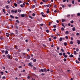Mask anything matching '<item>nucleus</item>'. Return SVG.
Wrapping results in <instances>:
<instances>
[{
    "instance_id": "f257e3e1",
    "label": "nucleus",
    "mask_w": 80,
    "mask_h": 80,
    "mask_svg": "<svg viewBox=\"0 0 80 80\" xmlns=\"http://www.w3.org/2000/svg\"><path fill=\"white\" fill-rule=\"evenodd\" d=\"M32 77H33V78H35V77H37V76L35 75V74H32Z\"/></svg>"
},
{
    "instance_id": "f03ea898",
    "label": "nucleus",
    "mask_w": 80,
    "mask_h": 80,
    "mask_svg": "<svg viewBox=\"0 0 80 80\" xmlns=\"http://www.w3.org/2000/svg\"><path fill=\"white\" fill-rule=\"evenodd\" d=\"M6 37H9V36L10 35V34H9L8 33H6Z\"/></svg>"
},
{
    "instance_id": "7ed1b4c3",
    "label": "nucleus",
    "mask_w": 80,
    "mask_h": 80,
    "mask_svg": "<svg viewBox=\"0 0 80 80\" xmlns=\"http://www.w3.org/2000/svg\"><path fill=\"white\" fill-rule=\"evenodd\" d=\"M27 59H30V56L28 55L27 56Z\"/></svg>"
},
{
    "instance_id": "20e7f679",
    "label": "nucleus",
    "mask_w": 80,
    "mask_h": 80,
    "mask_svg": "<svg viewBox=\"0 0 80 80\" xmlns=\"http://www.w3.org/2000/svg\"><path fill=\"white\" fill-rule=\"evenodd\" d=\"M7 57L9 59H10V55H9V54H8V55H7Z\"/></svg>"
},
{
    "instance_id": "39448f33",
    "label": "nucleus",
    "mask_w": 80,
    "mask_h": 80,
    "mask_svg": "<svg viewBox=\"0 0 80 80\" xmlns=\"http://www.w3.org/2000/svg\"><path fill=\"white\" fill-rule=\"evenodd\" d=\"M69 33V32H68V31H66L65 32V34L66 35H68V34Z\"/></svg>"
},
{
    "instance_id": "423d86ee",
    "label": "nucleus",
    "mask_w": 80,
    "mask_h": 80,
    "mask_svg": "<svg viewBox=\"0 0 80 80\" xmlns=\"http://www.w3.org/2000/svg\"><path fill=\"white\" fill-rule=\"evenodd\" d=\"M8 53V51L6 50L5 51V55H7Z\"/></svg>"
},
{
    "instance_id": "0eeeda50",
    "label": "nucleus",
    "mask_w": 80,
    "mask_h": 80,
    "mask_svg": "<svg viewBox=\"0 0 80 80\" xmlns=\"http://www.w3.org/2000/svg\"><path fill=\"white\" fill-rule=\"evenodd\" d=\"M39 72H47V70H41Z\"/></svg>"
},
{
    "instance_id": "6e6552de",
    "label": "nucleus",
    "mask_w": 80,
    "mask_h": 80,
    "mask_svg": "<svg viewBox=\"0 0 80 80\" xmlns=\"http://www.w3.org/2000/svg\"><path fill=\"white\" fill-rule=\"evenodd\" d=\"M21 17H25V14H21Z\"/></svg>"
},
{
    "instance_id": "1a4fd4ad",
    "label": "nucleus",
    "mask_w": 80,
    "mask_h": 80,
    "mask_svg": "<svg viewBox=\"0 0 80 80\" xmlns=\"http://www.w3.org/2000/svg\"><path fill=\"white\" fill-rule=\"evenodd\" d=\"M29 66H30V67H33V65H32V64L30 63H29L28 64Z\"/></svg>"
},
{
    "instance_id": "9d476101",
    "label": "nucleus",
    "mask_w": 80,
    "mask_h": 80,
    "mask_svg": "<svg viewBox=\"0 0 80 80\" xmlns=\"http://www.w3.org/2000/svg\"><path fill=\"white\" fill-rule=\"evenodd\" d=\"M76 29H75V28L73 27V28L72 29V30L73 32H74V31H75Z\"/></svg>"
},
{
    "instance_id": "9b49d317",
    "label": "nucleus",
    "mask_w": 80,
    "mask_h": 80,
    "mask_svg": "<svg viewBox=\"0 0 80 80\" xmlns=\"http://www.w3.org/2000/svg\"><path fill=\"white\" fill-rule=\"evenodd\" d=\"M77 43L78 44H80V41L79 40H77Z\"/></svg>"
},
{
    "instance_id": "f8f14e48",
    "label": "nucleus",
    "mask_w": 80,
    "mask_h": 80,
    "mask_svg": "<svg viewBox=\"0 0 80 80\" xmlns=\"http://www.w3.org/2000/svg\"><path fill=\"white\" fill-rule=\"evenodd\" d=\"M69 57L70 58H72V57H73V55L72 54H71L69 56Z\"/></svg>"
},
{
    "instance_id": "ddd939ff",
    "label": "nucleus",
    "mask_w": 80,
    "mask_h": 80,
    "mask_svg": "<svg viewBox=\"0 0 80 80\" xmlns=\"http://www.w3.org/2000/svg\"><path fill=\"white\" fill-rule=\"evenodd\" d=\"M62 38H59V41L60 42H62Z\"/></svg>"
},
{
    "instance_id": "4468645a",
    "label": "nucleus",
    "mask_w": 80,
    "mask_h": 80,
    "mask_svg": "<svg viewBox=\"0 0 80 80\" xmlns=\"http://www.w3.org/2000/svg\"><path fill=\"white\" fill-rule=\"evenodd\" d=\"M41 70H47V69H46V68H45L43 69H41ZM47 70H50L49 69H47Z\"/></svg>"
},
{
    "instance_id": "2eb2a0df",
    "label": "nucleus",
    "mask_w": 80,
    "mask_h": 80,
    "mask_svg": "<svg viewBox=\"0 0 80 80\" xmlns=\"http://www.w3.org/2000/svg\"><path fill=\"white\" fill-rule=\"evenodd\" d=\"M2 11L3 12H4V13L5 14V13H6V12H5V9H3Z\"/></svg>"
},
{
    "instance_id": "dca6fc26",
    "label": "nucleus",
    "mask_w": 80,
    "mask_h": 80,
    "mask_svg": "<svg viewBox=\"0 0 80 80\" xmlns=\"http://www.w3.org/2000/svg\"><path fill=\"white\" fill-rule=\"evenodd\" d=\"M16 22L18 23H20V21H19L18 19L16 20Z\"/></svg>"
},
{
    "instance_id": "f3484780",
    "label": "nucleus",
    "mask_w": 80,
    "mask_h": 80,
    "mask_svg": "<svg viewBox=\"0 0 80 80\" xmlns=\"http://www.w3.org/2000/svg\"><path fill=\"white\" fill-rule=\"evenodd\" d=\"M18 12L19 13H21L22 12V11L20 9H18Z\"/></svg>"
},
{
    "instance_id": "a211bd4d",
    "label": "nucleus",
    "mask_w": 80,
    "mask_h": 80,
    "mask_svg": "<svg viewBox=\"0 0 80 80\" xmlns=\"http://www.w3.org/2000/svg\"><path fill=\"white\" fill-rule=\"evenodd\" d=\"M64 45H65V46H67V43L66 42H65L64 43Z\"/></svg>"
},
{
    "instance_id": "6ab92c4d",
    "label": "nucleus",
    "mask_w": 80,
    "mask_h": 80,
    "mask_svg": "<svg viewBox=\"0 0 80 80\" xmlns=\"http://www.w3.org/2000/svg\"><path fill=\"white\" fill-rule=\"evenodd\" d=\"M15 31L16 32V34H18V31H17V30H15Z\"/></svg>"
},
{
    "instance_id": "aec40b11",
    "label": "nucleus",
    "mask_w": 80,
    "mask_h": 80,
    "mask_svg": "<svg viewBox=\"0 0 80 80\" xmlns=\"http://www.w3.org/2000/svg\"><path fill=\"white\" fill-rule=\"evenodd\" d=\"M61 30L62 31H64V28H61Z\"/></svg>"
},
{
    "instance_id": "412c9836",
    "label": "nucleus",
    "mask_w": 80,
    "mask_h": 80,
    "mask_svg": "<svg viewBox=\"0 0 80 80\" xmlns=\"http://www.w3.org/2000/svg\"><path fill=\"white\" fill-rule=\"evenodd\" d=\"M6 78L5 76L2 77V79L3 80H5Z\"/></svg>"
},
{
    "instance_id": "4be33fe9",
    "label": "nucleus",
    "mask_w": 80,
    "mask_h": 80,
    "mask_svg": "<svg viewBox=\"0 0 80 80\" xmlns=\"http://www.w3.org/2000/svg\"><path fill=\"white\" fill-rule=\"evenodd\" d=\"M70 43L71 45H72V44H73V41H71L70 42Z\"/></svg>"
},
{
    "instance_id": "5701e85b",
    "label": "nucleus",
    "mask_w": 80,
    "mask_h": 80,
    "mask_svg": "<svg viewBox=\"0 0 80 80\" xmlns=\"http://www.w3.org/2000/svg\"><path fill=\"white\" fill-rule=\"evenodd\" d=\"M10 16L11 18H14V17L13 16V15H10Z\"/></svg>"
},
{
    "instance_id": "b1692460",
    "label": "nucleus",
    "mask_w": 80,
    "mask_h": 80,
    "mask_svg": "<svg viewBox=\"0 0 80 80\" xmlns=\"http://www.w3.org/2000/svg\"><path fill=\"white\" fill-rule=\"evenodd\" d=\"M28 17L30 18H31V19H32L33 18V17L30 15H29Z\"/></svg>"
},
{
    "instance_id": "393cba45",
    "label": "nucleus",
    "mask_w": 80,
    "mask_h": 80,
    "mask_svg": "<svg viewBox=\"0 0 80 80\" xmlns=\"http://www.w3.org/2000/svg\"><path fill=\"white\" fill-rule=\"evenodd\" d=\"M77 16H78V17L80 16V12L78 13L77 14Z\"/></svg>"
},
{
    "instance_id": "a878e982",
    "label": "nucleus",
    "mask_w": 80,
    "mask_h": 80,
    "mask_svg": "<svg viewBox=\"0 0 80 80\" xmlns=\"http://www.w3.org/2000/svg\"><path fill=\"white\" fill-rule=\"evenodd\" d=\"M14 5L15 7H17V3H14Z\"/></svg>"
},
{
    "instance_id": "bb28decb",
    "label": "nucleus",
    "mask_w": 80,
    "mask_h": 80,
    "mask_svg": "<svg viewBox=\"0 0 80 80\" xmlns=\"http://www.w3.org/2000/svg\"><path fill=\"white\" fill-rule=\"evenodd\" d=\"M62 26L64 27V28H65V26H64V24H63V23H62Z\"/></svg>"
},
{
    "instance_id": "cd10ccee",
    "label": "nucleus",
    "mask_w": 80,
    "mask_h": 80,
    "mask_svg": "<svg viewBox=\"0 0 80 80\" xmlns=\"http://www.w3.org/2000/svg\"><path fill=\"white\" fill-rule=\"evenodd\" d=\"M74 55H77V52L75 51H74Z\"/></svg>"
},
{
    "instance_id": "c85d7f7f",
    "label": "nucleus",
    "mask_w": 80,
    "mask_h": 80,
    "mask_svg": "<svg viewBox=\"0 0 80 80\" xmlns=\"http://www.w3.org/2000/svg\"><path fill=\"white\" fill-rule=\"evenodd\" d=\"M76 62L77 63H79V61H78L77 60H76Z\"/></svg>"
},
{
    "instance_id": "c756f323",
    "label": "nucleus",
    "mask_w": 80,
    "mask_h": 80,
    "mask_svg": "<svg viewBox=\"0 0 80 80\" xmlns=\"http://www.w3.org/2000/svg\"><path fill=\"white\" fill-rule=\"evenodd\" d=\"M2 52L3 53H5V50H2Z\"/></svg>"
},
{
    "instance_id": "7c9ffc66",
    "label": "nucleus",
    "mask_w": 80,
    "mask_h": 80,
    "mask_svg": "<svg viewBox=\"0 0 80 80\" xmlns=\"http://www.w3.org/2000/svg\"><path fill=\"white\" fill-rule=\"evenodd\" d=\"M65 22V20L62 19V22Z\"/></svg>"
},
{
    "instance_id": "2f4dec72",
    "label": "nucleus",
    "mask_w": 80,
    "mask_h": 80,
    "mask_svg": "<svg viewBox=\"0 0 80 80\" xmlns=\"http://www.w3.org/2000/svg\"><path fill=\"white\" fill-rule=\"evenodd\" d=\"M76 52H78V51H79V49H78V48H76Z\"/></svg>"
},
{
    "instance_id": "473e14b6",
    "label": "nucleus",
    "mask_w": 80,
    "mask_h": 80,
    "mask_svg": "<svg viewBox=\"0 0 80 80\" xmlns=\"http://www.w3.org/2000/svg\"><path fill=\"white\" fill-rule=\"evenodd\" d=\"M76 35H77V36H78V35H80V33H78V32H77V33H76Z\"/></svg>"
},
{
    "instance_id": "72a5a7b5",
    "label": "nucleus",
    "mask_w": 80,
    "mask_h": 80,
    "mask_svg": "<svg viewBox=\"0 0 80 80\" xmlns=\"http://www.w3.org/2000/svg\"><path fill=\"white\" fill-rule=\"evenodd\" d=\"M53 28H57V26H56V25H54L53 26Z\"/></svg>"
},
{
    "instance_id": "f704fd0d",
    "label": "nucleus",
    "mask_w": 80,
    "mask_h": 80,
    "mask_svg": "<svg viewBox=\"0 0 80 80\" xmlns=\"http://www.w3.org/2000/svg\"><path fill=\"white\" fill-rule=\"evenodd\" d=\"M32 7L33 8H34L35 7V5H33L32 6Z\"/></svg>"
},
{
    "instance_id": "c9c22d12",
    "label": "nucleus",
    "mask_w": 80,
    "mask_h": 80,
    "mask_svg": "<svg viewBox=\"0 0 80 80\" xmlns=\"http://www.w3.org/2000/svg\"><path fill=\"white\" fill-rule=\"evenodd\" d=\"M21 7H24V6L23 5V4H21L20 5Z\"/></svg>"
},
{
    "instance_id": "e433bc0d",
    "label": "nucleus",
    "mask_w": 80,
    "mask_h": 80,
    "mask_svg": "<svg viewBox=\"0 0 80 80\" xmlns=\"http://www.w3.org/2000/svg\"><path fill=\"white\" fill-rule=\"evenodd\" d=\"M11 13H14V10H12L11 11Z\"/></svg>"
},
{
    "instance_id": "4c0bfd02",
    "label": "nucleus",
    "mask_w": 80,
    "mask_h": 80,
    "mask_svg": "<svg viewBox=\"0 0 80 80\" xmlns=\"http://www.w3.org/2000/svg\"><path fill=\"white\" fill-rule=\"evenodd\" d=\"M42 17H46V15H42Z\"/></svg>"
},
{
    "instance_id": "58836bf2",
    "label": "nucleus",
    "mask_w": 80,
    "mask_h": 80,
    "mask_svg": "<svg viewBox=\"0 0 80 80\" xmlns=\"http://www.w3.org/2000/svg\"><path fill=\"white\" fill-rule=\"evenodd\" d=\"M72 4L75 3V1H74V0L72 1Z\"/></svg>"
},
{
    "instance_id": "ea45409f",
    "label": "nucleus",
    "mask_w": 80,
    "mask_h": 80,
    "mask_svg": "<svg viewBox=\"0 0 80 80\" xmlns=\"http://www.w3.org/2000/svg\"><path fill=\"white\" fill-rule=\"evenodd\" d=\"M37 61V59H34V60H33V62H35Z\"/></svg>"
},
{
    "instance_id": "a19ab883",
    "label": "nucleus",
    "mask_w": 80,
    "mask_h": 80,
    "mask_svg": "<svg viewBox=\"0 0 80 80\" xmlns=\"http://www.w3.org/2000/svg\"><path fill=\"white\" fill-rule=\"evenodd\" d=\"M33 69V70H37V68H35V67H34Z\"/></svg>"
},
{
    "instance_id": "79ce46f5",
    "label": "nucleus",
    "mask_w": 80,
    "mask_h": 80,
    "mask_svg": "<svg viewBox=\"0 0 80 80\" xmlns=\"http://www.w3.org/2000/svg\"><path fill=\"white\" fill-rule=\"evenodd\" d=\"M10 35L11 36H12V35H14V34L13 33H11Z\"/></svg>"
},
{
    "instance_id": "37998d69",
    "label": "nucleus",
    "mask_w": 80,
    "mask_h": 80,
    "mask_svg": "<svg viewBox=\"0 0 80 80\" xmlns=\"http://www.w3.org/2000/svg\"><path fill=\"white\" fill-rule=\"evenodd\" d=\"M33 2H34V3H37V1H36V0H33Z\"/></svg>"
},
{
    "instance_id": "c03bdc74",
    "label": "nucleus",
    "mask_w": 80,
    "mask_h": 80,
    "mask_svg": "<svg viewBox=\"0 0 80 80\" xmlns=\"http://www.w3.org/2000/svg\"><path fill=\"white\" fill-rule=\"evenodd\" d=\"M65 38H66V39H68V37L67 36H65Z\"/></svg>"
},
{
    "instance_id": "a18cd8bd",
    "label": "nucleus",
    "mask_w": 80,
    "mask_h": 80,
    "mask_svg": "<svg viewBox=\"0 0 80 80\" xmlns=\"http://www.w3.org/2000/svg\"><path fill=\"white\" fill-rule=\"evenodd\" d=\"M61 52H64V50H63V48L61 49Z\"/></svg>"
},
{
    "instance_id": "49530a36",
    "label": "nucleus",
    "mask_w": 80,
    "mask_h": 80,
    "mask_svg": "<svg viewBox=\"0 0 80 80\" xmlns=\"http://www.w3.org/2000/svg\"><path fill=\"white\" fill-rule=\"evenodd\" d=\"M32 15L33 17H34L35 15V14L33 13L32 14Z\"/></svg>"
},
{
    "instance_id": "de8ad7c7",
    "label": "nucleus",
    "mask_w": 80,
    "mask_h": 80,
    "mask_svg": "<svg viewBox=\"0 0 80 80\" xmlns=\"http://www.w3.org/2000/svg\"><path fill=\"white\" fill-rule=\"evenodd\" d=\"M59 55L62 56V53H59Z\"/></svg>"
},
{
    "instance_id": "09e8293b",
    "label": "nucleus",
    "mask_w": 80,
    "mask_h": 80,
    "mask_svg": "<svg viewBox=\"0 0 80 80\" xmlns=\"http://www.w3.org/2000/svg\"><path fill=\"white\" fill-rule=\"evenodd\" d=\"M6 7L7 8H9V7H8V5L6 6Z\"/></svg>"
},
{
    "instance_id": "8fccbe9b",
    "label": "nucleus",
    "mask_w": 80,
    "mask_h": 80,
    "mask_svg": "<svg viewBox=\"0 0 80 80\" xmlns=\"http://www.w3.org/2000/svg\"><path fill=\"white\" fill-rule=\"evenodd\" d=\"M42 2H44V3H46V1H45V0H42Z\"/></svg>"
},
{
    "instance_id": "3c124183",
    "label": "nucleus",
    "mask_w": 80,
    "mask_h": 80,
    "mask_svg": "<svg viewBox=\"0 0 80 80\" xmlns=\"http://www.w3.org/2000/svg\"><path fill=\"white\" fill-rule=\"evenodd\" d=\"M49 5H50V4H48L46 5V7H49Z\"/></svg>"
},
{
    "instance_id": "603ef678",
    "label": "nucleus",
    "mask_w": 80,
    "mask_h": 80,
    "mask_svg": "<svg viewBox=\"0 0 80 80\" xmlns=\"http://www.w3.org/2000/svg\"><path fill=\"white\" fill-rule=\"evenodd\" d=\"M62 55H63V56H64L65 55V52L63 53L62 54Z\"/></svg>"
},
{
    "instance_id": "864d4df0",
    "label": "nucleus",
    "mask_w": 80,
    "mask_h": 80,
    "mask_svg": "<svg viewBox=\"0 0 80 80\" xmlns=\"http://www.w3.org/2000/svg\"><path fill=\"white\" fill-rule=\"evenodd\" d=\"M0 73L1 74V75H3V72H0Z\"/></svg>"
},
{
    "instance_id": "5fc2aeb1",
    "label": "nucleus",
    "mask_w": 80,
    "mask_h": 80,
    "mask_svg": "<svg viewBox=\"0 0 80 80\" xmlns=\"http://www.w3.org/2000/svg\"><path fill=\"white\" fill-rule=\"evenodd\" d=\"M46 32H47V33H49V30H47L46 31Z\"/></svg>"
},
{
    "instance_id": "6e6d98bb",
    "label": "nucleus",
    "mask_w": 80,
    "mask_h": 80,
    "mask_svg": "<svg viewBox=\"0 0 80 80\" xmlns=\"http://www.w3.org/2000/svg\"><path fill=\"white\" fill-rule=\"evenodd\" d=\"M56 7H57V5H54V6L53 8H56Z\"/></svg>"
},
{
    "instance_id": "4d7b16f0",
    "label": "nucleus",
    "mask_w": 80,
    "mask_h": 80,
    "mask_svg": "<svg viewBox=\"0 0 80 80\" xmlns=\"http://www.w3.org/2000/svg\"><path fill=\"white\" fill-rule=\"evenodd\" d=\"M64 58H67V56L65 55L64 56Z\"/></svg>"
},
{
    "instance_id": "13d9d810",
    "label": "nucleus",
    "mask_w": 80,
    "mask_h": 80,
    "mask_svg": "<svg viewBox=\"0 0 80 80\" xmlns=\"http://www.w3.org/2000/svg\"><path fill=\"white\" fill-rule=\"evenodd\" d=\"M63 60H64V62H66V59L65 58H64Z\"/></svg>"
},
{
    "instance_id": "bf43d9fd",
    "label": "nucleus",
    "mask_w": 80,
    "mask_h": 80,
    "mask_svg": "<svg viewBox=\"0 0 80 80\" xmlns=\"http://www.w3.org/2000/svg\"><path fill=\"white\" fill-rule=\"evenodd\" d=\"M49 40L50 42H51V41L52 40L51 39V38H49Z\"/></svg>"
},
{
    "instance_id": "052dcab7",
    "label": "nucleus",
    "mask_w": 80,
    "mask_h": 80,
    "mask_svg": "<svg viewBox=\"0 0 80 80\" xmlns=\"http://www.w3.org/2000/svg\"><path fill=\"white\" fill-rule=\"evenodd\" d=\"M73 40V38L72 37L71 38V40Z\"/></svg>"
},
{
    "instance_id": "680f3d73",
    "label": "nucleus",
    "mask_w": 80,
    "mask_h": 80,
    "mask_svg": "<svg viewBox=\"0 0 80 80\" xmlns=\"http://www.w3.org/2000/svg\"><path fill=\"white\" fill-rule=\"evenodd\" d=\"M71 23H73V21H71Z\"/></svg>"
},
{
    "instance_id": "e2e57ef3",
    "label": "nucleus",
    "mask_w": 80,
    "mask_h": 80,
    "mask_svg": "<svg viewBox=\"0 0 80 80\" xmlns=\"http://www.w3.org/2000/svg\"><path fill=\"white\" fill-rule=\"evenodd\" d=\"M55 30H56V28L53 29V31H54V32H55Z\"/></svg>"
},
{
    "instance_id": "0e129e2a",
    "label": "nucleus",
    "mask_w": 80,
    "mask_h": 80,
    "mask_svg": "<svg viewBox=\"0 0 80 80\" xmlns=\"http://www.w3.org/2000/svg\"><path fill=\"white\" fill-rule=\"evenodd\" d=\"M67 53L68 55H70V52H67Z\"/></svg>"
},
{
    "instance_id": "69168bd1",
    "label": "nucleus",
    "mask_w": 80,
    "mask_h": 80,
    "mask_svg": "<svg viewBox=\"0 0 80 80\" xmlns=\"http://www.w3.org/2000/svg\"><path fill=\"white\" fill-rule=\"evenodd\" d=\"M27 78H28V79H30V76H28V77Z\"/></svg>"
},
{
    "instance_id": "338daca9",
    "label": "nucleus",
    "mask_w": 80,
    "mask_h": 80,
    "mask_svg": "<svg viewBox=\"0 0 80 80\" xmlns=\"http://www.w3.org/2000/svg\"><path fill=\"white\" fill-rule=\"evenodd\" d=\"M56 38H57V37H55L53 38V39H56Z\"/></svg>"
},
{
    "instance_id": "774afa93",
    "label": "nucleus",
    "mask_w": 80,
    "mask_h": 80,
    "mask_svg": "<svg viewBox=\"0 0 80 80\" xmlns=\"http://www.w3.org/2000/svg\"><path fill=\"white\" fill-rule=\"evenodd\" d=\"M78 60L79 61H80V58H78Z\"/></svg>"
}]
</instances>
